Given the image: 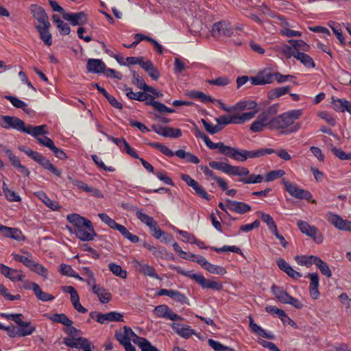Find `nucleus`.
I'll list each match as a JSON object with an SVG mask.
<instances>
[{
    "mask_svg": "<svg viewBox=\"0 0 351 351\" xmlns=\"http://www.w3.org/2000/svg\"><path fill=\"white\" fill-rule=\"evenodd\" d=\"M123 90L125 91V95L128 97V98L131 100L144 101L148 97H151V95L147 93V92H145L144 90H143V92L134 93L132 91V88L128 87L126 86H124Z\"/></svg>",
    "mask_w": 351,
    "mask_h": 351,
    "instance_id": "f704fd0d",
    "label": "nucleus"
},
{
    "mask_svg": "<svg viewBox=\"0 0 351 351\" xmlns=\"http://www.w3.org/2000/svg\"><path fill=\"white\" fill-rule=\"evenodd\" d=\"M99 218L101 219L102 222L108 225L110 228L118 230L120 232L123 226L117 223L113 219L110 217L106 213H99L98 214Z\"/></svg>",
    "mask_w": 351,
    "mask_h": 351,
    "instance_id": "a18cd8bd",
    "label": "nucleus"
},
{
    "mask_svg": "<svg viewBox=\"0 0 351 351\" xmlns=\"http://www.w3.org/2000/svg\"><path fill=\"white\" fill-rule=\"evenodd\" d=\"M302 114V110H291L275 117L271 123V130L287 129L289 132H295L300 129V125L295 123Z\"/></svg>",
    "mask_w": 351,
    "mask_h": 351,
    "instance_id": "f03ea898",
    "label": "nucleus"
},
{
    "mask_svg": "<svg viewBox=\"0 0 351 351\" xmlns=\"http://www.w3.org/2000/svg\"><path fill=\"white\" fill-rule=\"evenodd\" d=\"M169 267L175 270L178 274L194 280L202 289H210L216 291H221L223 289V285L221 282L206 279L201 274H195L192 271H185L179 266L170 265Z\"/></svg>",
    "mask_w": 351,
    "mask_h": 351,
    "instance_id": "7ed1b4c3",
    "label": "nucleus"
},
{
    "mask_svg": "<svg viewBox=\"0 0 351 351\" xmlns=\"http://www.w3.org/2000/svg\"><path fill=\"white\" fill-rule=\"evenodd\" d=\"M282 183L291 196L300 199H307V191L299 188L296 184H292L285 178L282 179Z\"/></svg>",
    "mask_w": 351,
    "mask_h": 351,
    "instance_id": "f3484780",
    "label": "nucleus"
},
{
    "mask_svg": "<svg viewBox=\"0 0 351 351\" xmlns=\"http://www.w3.org/2000/svg\"><path fill=\"white\" fill-rule=\"evenodd\" d=\"M291 46H286V52L291 56L296 58L304 65L307 64V55L301 51L304 50L306 43L301 40H289Z\"/></svg>",
    "mask_w": 351,
    "mask_h": 351,
    "instance_id": "0eeeda50",
    "label": "nucleus"
},
{
    "mask_svg": "<svg viewBox=\"0 0 351 351\" xmlns=\"http://www.w3.org/2000/svg\"><path fill=\"white\" fill-rule=\"evenodd\" d=\"M0 125L6 130L14 129L19 132H24L25 124L23 120L16 117L8 115L1 116L0 118Z\"/></svg>",
    "mask_w": 351,
    "mask_h": 351,
    "instance_id": "1a4fd4ad",
    "label": "nucleus"
},
{
    "mask_svg": "<svg viewBox=\"0 0 351 351\" xmlns=\"http://www.w3.org/2000/svg\"><path fill=\"white\" fill-rule=\"evenodd\" d=\"M276 264L280 270L285 272L292 278L298 279L302 276V275L299 272L294 270L284 258H278L276 260Z\"/></svg>",
    "mask_w": 351,
    "mask_h": 351,
    "instance_id": "c756f323",
    "label": "nucleus"
},
{
    "mask_svg": "<svg viewBox=\"0 0 351 351\" xmlns=\"http://www.w3.org/2000/svg\"><path fill=\"white\" fill-rule=\"evenodd\" d=\"M218 153L230 158L239 162H244L246 160V156L244 154L245 149H240L233 147L225 145L223 142H219Z\"/></svg>",
    "mask_w": 351,
    "mask_h": 351,
    "instance_id": "6e6552de",
    "label": "nucleus"
},
{
    "mask_svg": "<svg viewBox=\"0 0 351 351\" xmlns=\"http://www.w3.org/2000/svg\"><path fill=\"white\" fill-rule=\"evenodd\" d=\"M92 291L98 297L101 303L106 304L110 301L111 294L102 287L94 284L92 286Z\"/></svg>",
    "mask_w": 351,
    "mask_h": 351,
    "instance_id": "473e14b6",
    "label": "nucleus"
},
{
    "mask_svg": "<svg viewBox=\"0 0 351 351\" xmlns=\"http://www.w3.org/2000/svg\"><path fill=\"white\" fill-rule=\"evenodd\" d=\"M308 265H315L319 269L322 274L329 278L332 276V271L328 265L316 256H308Z\"/></svg>",
    "mask_w": 351,
    "mask_h": 351,
    "instance_id": "b1692460",
    "label": "nucleus"
},
{
    "mask_svg": "<svg viewBox=\"0 0 351 351\" xmlns=\"http://www.w3.org/2000/svg\"><path fill=\"white\" fill-rule=\"evenodd\" d=\"M290 89V86L278 87L269 91L267 93V97L269 100H274L288 93Z\"/></svg>",
    "mask_w": 351,
    "mask_h": 351,
    "instance_id": "c03bdc74",
    "label": "nucleus"
},
{
    "mask_svg": "<svg viewBox=\"0 0 351 351\" xmlns=\"http://www.w3.org/2000/svg\"><path fill=\"white\" fill-rule=\"evenodd\" d=\"M133 263L136 269L144 276L157 280H161L160 276L156 273L155 269L152 266L137 260H134Z\"/></svg>",
    "mask_w": 351,
    "mask_h": 351,
    "instance_id": "412c9836",
    "label": "nucleus"
},
{
    "mask_svg": "<svg viewBox=\"0 0 351 351\" xmlns=\"http://www.w3.org/2000/svg\"><path fill=\"white\" fill-rule=\"evenodd\" d=\"M205 269L210 274H218L221 276L226 274V270L224 267L219 265H213L210 263H208Z\"/></svg>",
    "mask_w": 351,
    "mask_h": 351,
    "instance_id": "774afa93",
    "label": "nucleus"
},
{
    "mask_svg": "<svg viewBox=\"0 0 351 351\" xmlns=\"http://www.w3.org/2000/svg\"><path fill=\"white\" fill-rule=\"evenodd\" d=\"M23 253L25 255H20L13 252L11 256L15 261L22 263L30 271L35 272L44 278H48L49 271L47 269L36 261L30 252H23Z\"/></svg>",
    "mask_w": 351,
    "mask_h": 351,
    "instance_id": "20e7f679",
    "label": "nucleus"
},
{
    "mask_svg": "<svg viewBox=\"0 0 351 351\" xmlns=\"http://www.w3.org/2000/svg\"><path fill=\"white\" fill-rule=\"evenodd\" d=\"M67 221L73 226V228L67 226L70 232L82 241H90L95 239L96 232L92 222L77 213L66 215Z\"/></svg>",
    "mask_w": 351,
    "mask_h": 351,
    "instance_id": "f257e3e1",
    "label": "nucleus"
},
{
    "mask_svg": "<svg viewBox=\"0 0 351 351\" xmlns=\"http://www.w3.org/2000/svg\"><path fill=\"white\" fill-rule=\"evenodd\" d=\"M170 326L178 335L184 339H187L193 335L197 336L195 330L191 328L189 326L178 322H173L170 324Z\"/></svg>",
    "mask_w": 351,
    "mask_h": 351,
    "instance_id": "4be33fe9",
    "label": "nucleus"
},
{
    "mask_svg": "<svg viewBox=\"0 0 351 351\" xmlns=\"http://www.w3.org/2000/svg\"><path fill=\"white\" fill-rule=\"evenodd\" d=\"M26 134L31 135L34 137L39 144L43 146V143L45 142V139H51L50 138L45 136L49 132L47 130L46 125H41L38 126H32L30 125H25V131Z\"/></svg>",
    "mask_w": 351,
    "mask_h": 351,
    "instance_id": "9d476101",
    "label": "nucleus"
},
{
    "mask_svg": "<svg viewBox=\"0 0 351 351\" xmlns=\"http://www.w3.org/2000/svg\"><path fill=\"white\" fill-rule=\"evenodd\" d=\"M189 261L195 262L200 265L204 269L208 265L209 262L202 256L201 255H196L194 254H192L191 252H189V257L188 259Z\"/></svg>",
    "mask_w": 351,
    "mask_h": 351,
    "instance_id": "0e129e2a",
    "label": "nucleus"
},
{
    "mask_svg": "<svg viewBox=\"0 0 351 351\" xmlns=\"http://www.w3.org/2000/svg\"><path fill=\"white\" fill-rule=\"evenodd\" d=\"M308 237H311L317 244L323 242L324 237L322 232L315 227L308 225Z\"/></svg>",
    "mask_w": 351,
    "mask_h": 351,
    "instance_id": "3c124183",
    "label": "nucleus"
},
{
    "mask_svg": "<svg viewBox=\"0 0 351 351\" xmlns=\"http://www.w3.org/2000/svg\"><path fill=\"white\" fill-rule=\"evenodd\" d=\"M328 26L332 30V32L335 34V35L336 36L337 38L339 40L340 44L341 45H346L345 38L342 34L340 24L335 21H330L328 22Z\"/></svg>",
    "mask_w": 351,
    "mask_h": 351,
    "instance_id": "8fccbe9b",
    "label": "nucleus"
},
{
    "mask_svg": "<svg viewBox=\"0 0 351 351\" xmlns=\"http://www.w3.org/2000/svg\"><path fill=\"white\" fill-rule=\"evenodd\" d=\"M274 79V74L269 70H264L256 76L251 77L250 81L252 85H265L271 84Z\"/></svg>",
    "mask_w": 351,
    "mask_h": 351,
    "instance_id": "5701e85b",
    "label": "nucleus"
},
{
    "mask_svg": "<svg viewBox=\"0 0 351 351\" xmlns=\"http://www.w3.org/2000/svg\"><path fill=\"white\" fill-rule=\"evenodd\" d=\"M4 153L14 168L24 176H29L30 171L25 166L21 164L20 158L13 153L12 150L7 149L4 151Z\"/></svg>",
    "mask_w": 351,
    "mask_h": 351,
    "instance_id": "ddd939ff",
    "label": "nucleus"
},
{
    "mask_svg": "<svg viewBox=\"0 0 351 351\" xmlns=\"http://www.w3.org/2000/svg\"><path fill=\"white\" fill-rule=\"evenodd\" d=\"M34 195L37 197L43 203H44L48 208L53 211L59 210L61 206L58 202L51 199L49 196L43 191H36Z\"/></svg>",
    "mask_w": 351,
    "mask_h": 351,
    "instance_id": "7c9ffc66",
    "label": "nucleus"
},
{
    "mask_svg": "<svg viewBox=\"0 0 351 351\" xmlns=\"http://www.w3.org/2000/svg\"><path fill=\"white\" fill-rule=\"evenodd\" d=\"M19 332H20L19 337H26L31 335L36 331V327L32 325L30 322H24L23 324L18 327Z\"/></svg>",
    "mask_w": 351,
    "mask_h": 351,
    "instance_id": "09e8293b",
    "label": "nucleus"
},
{
    "mask_svg": "<svg viewBox=\"0 0 351 351\" xmlns=\"http://www.w3.org/2000/svg\"><path fill=\"white\" fill-rule=\"evenodd\" d=\"M332 104L333 109L337 112H344L347 111L351 114V102L347 99H334L332 98Z\"/></svg>",
    "mask_w": 351,
    "mask_h": 351,
    "instance_id": "2f4dec72",
    "label": "nucleus"
},
{
    "mask_svg": "<svg viewBox=\"0 0 351 351\" xmlns=\"http://www.w3.org/2000/svg\"><path fill=\"white\" fill-rule=\"evenodd\" d=\"M264 178L262 175L250 174L245 178H240L238 181L243 184H256L263 181Z\"/></svg>",
    "mask_w": 351,
    "mask_h": 351,
    "instance_id": "5fc2aeb1",
    "label": "nucleus"
},
{
    "mask_svg": "<svg viewBox=\"0 0 351 351\" xmlns=\"http://www.w3.org/2000/svg\"><path fill=\"white\" fill-rule=\"evenodd\" d=\"M4 97L5 99L9 101L15 108L22 109L27 114L30 113L31 110L27 108V104L25 101L19 99L18 97L12 95H5Z\"/></svg>",
    "mask_w": 351,
    "mask_h": 351,
    "instance_id": "79ce46f5",
    "label": "nucleus"
},
{
    "mask_svg": "<svg viewBox=\"0 0 351 351\" xmlns=\"http://www.w3.org/2000/svg\"><path fill=\"white\" fill-rule=\"evenodd\" d=\"M201 169L202 170L204 175L206 176V178H210L212 180H215L219 186L222 190H226L228 189V184L227 182L221 178L217 176L215 173L210 170L207 166H202L201 167Z\"/></svg>",
    "mask_w": 351,
    "mask_h": 351,
    "instance_id": "c9c22d12",
    "label": "nucleus"
},
{
    "mask_svg": "<svg viewBox=\"0 0 351 351\" xmlns=\"http://www.w3.org/2000/svg\"><path fill=\"white\" fill-rule=\"evenodd\" d=\"M106 68V64L100 59L90 58L87 61L86 69L92 73H101Z\"/></svg>",
    "mask_w": 351,
    "mask_h": 351,
    "instance_id": "c85d7f7f",
    "label": "nucleus"
},
{
    "mask_svg": "<svg viewBox=\"0 0 351 351\" xmlns=\"http://www.w3.org/2000/svg\"><path fill=\"white\" fill-rule=\"evenodd\" d=\"M226 202H228V210L237 214L243 215L250 212L252 209L250 205L243 202L227 199Z\"/></svg>",
    "mask_w": 351,
    "mask_h": 351,
    "instance_id": "393cba45",
    "label": "nucleus"
},
{
    "mask_svg": "<svg viewBox=\"0 0 351 351\" xmlns=\"http://www.w3.org/2000/svg\"><path fill=\"white\" fill-rule=\"evenodd\" d=\"M233 30L229 23L226 21H219L214 23L212 28V34L213 36H230Z\"/></svg>",
    "mask_w": 351,
    "mask_h": 351,
    "instance_id": "6ab92c4d",
    "label": "nucleus"
},
{
    "mask_svg": "<svg viewBox=\"0 0 351 351\" xmlns=\"http://www.w3.org/2000/svg\"><path fill=\"white\" fill-rule=\"evenodd\" d=\"M257 110L243 112L241 114H234L232 115H222L215 119L217 125L223 128L229 124H243L249 121L255 117Z\"/></svg>",
    "mask_w": 351,
    "mask_h": 351,
    "instance_id": "39448f33",
    "label": "nucleus"
},
{
    "mask_svg": "<svg viewBox=\"0 0 351 351\" xmlns=\"http://www.w3.org/2000/svg\"><path fill=\"white\" fill-rule=\"evenodd\" d=\"M43 146L51 149L53 152L55 156L60 160H64L67 158L64 150L57 147L51 139H45V142L43 143Z\"/></svg>",
    "mask_w": 351,
    "mask_h": 351,
    "instance_id": "58836bf2",
    "label": "nucleus"
},
{
    "mask_svg": "<svg viewBox=\"0 0 351 351\" xmlns=\"http://www.w3.org/2000/svg\"><path fill=\"white\" fill-rule=\"evenodd\" d=\"M237 112H241L244 110H257V103L255 101L247 99V100H241L236 103Z\"/></svg>",
    "mask_w": 351,
    "mask_h": 351,
    "instance_id": "4c0bfd02",
    "label": "nucleus"
},
{
    "mask_svg": "<svg viewBox=\"0 0 351 351\" xmlns=\"http://www.w3.org/2000/svg\"><path fill=\"white\" fill-rule=\"evenodd\" d=\"M191 96L194 99L200 100L203 103L213 102L214 101V99L211 96L198 90L192 91Z\"/></svg>",
    "mask_w": 351,
    "mask_h": 351,
    "instance_id": "e2e57ef3",
    "label": "nucleus"
},
{
    "mask_svg": "<svg viewBox=\"0 0 351 351\" xmlns=\"http://www.w3.org/2000/svg\"><path fill=\"white\" fill-rule=\"evenodd\" d=\"M276 150L271 148H262L257 150L245 149L244 154L246 156V160L248 158H256L263 156L266 154H274Z\"/></svg>",
    "mask_w": 351,
    "mask_h": 351,
    "instance_id": "e433bc0d",
    "label": "nucleus"
},
{
    "mask_svg": "<svg viewBox=\"0 0 351 351\" xmlns=\"http://www.w3.org/2000/svg\"><path fill=\"white\" fill-rule=\"evenodd\" d=\"M328 219L331 224L339 230L351 231V221L343 219L339 215L330 213Z\"/></svg>",
    "mask_w": 351,
    "mask_h": 351,
    "instance_id": "a878e982",
    "label": "nucleus"
},
{
    "mask_svg": "<svg viewBox=\"0 0 351 351\" xmlns=\"http://www.w3.org/2000/svg\"><path fill=\"white\" fill-rule=\"evenodd\" d=\"M170 298H171L173 301L178 302L181 304H188L189 305V300L186 297V295L179 291L173 290L171 294L170 295Z\"/></svg>",
    "mask_w": 351,
    "mask_h": 351,
    "instance_id": "864d4df0",
    "label": "nucleus"
},
{
    "mask_svg": "<svg viewBox=\"0 0 351 351\" xmlns=\"http://www.w3.org/2000/svg\"><path fill=\"white\" fill-rule=\"evenodd\" d=\"M67 178L74 186H76L77 188L89 193L91 196L97 198H102L104 197L102 193L99 189L88 186L83 181L74 179L71 176H68Z\"/></svg>",
    "mask_w": 351,
    "mask_h": 351,
    "instance_id": "dca6fc26",
    "label": "nucleus"
},
{
    "mask_svg": "<svg viewBox=\"0 0 351 351\" xmlns=\"http://www.w3.org/2000/svg\"><path fill=\"white\" fill-rule=\"evenodd\" d=\"M50 26V24L45 25H36V29L39 32L40 39L47 46H51L52 45V37L49 32Z\"/></svg>",
    "mask_w": 351,
    "mask_h": 351,
    "instance_id": "72a5a7b5",
    "label": "nucleus"
},
{
    "mask_svg": "<svg viewBox=\"0 0 351 351\" xmlns=\"http://www.w3.org/2000/svg\"><path fill=\"white\" fill-rule=\"evenodd\" d=\"M75 340V341L71 338H64L62 343L72 348H82L83 351H91V348H94L92 343L86 338L80 337Z\"/></svg>",
    "mask_w": 351,
    "mask_h": 351,
    "instance_id": "4468645a",
    "label": "nucleus"
},
{
    "mask_svg": "<svg viewBox=\"0 0 351 351\" xmlns=\"http://www.w3.org/2000/svg\"><path fill=\"white\" fill-rule=\"evenodd\" d=\"M0 273L12 282L23 281L25 278L21 270L11 268L2 263H0Z\"/></svg>",
    "mask_w": 351,
    "mask_h": 351,
    "instance_id": "2eb2a0df",
    "label": "nucleus"
},
{
    "mask_svg": "<svg viewBox=\"0 0 351 351\" xmlns=\"http://www.w3.org/2000/svg\"><path fill=\"white\" fill-rule=\"evenodd\" d=\"M131 73L132 75V84H134V86L138 87L139 89L144 90V88H145L144 86L147 85V84L145 83L143 78L141 76H140L139 74L136 71H135L134 70H131Z\"/></svg>",
    "mask_w": 351,
    "mask_h": 351,
    "instance_id": "680f3d73",
    "label": "nucleus"
},
{
    "mask_svg": "<svg viewBox=\"0 0 351 351\" xmlns=\"http://www.w3.org/2000/svg\"><path fill=\"white\" fill-rule=\"evenodd\" d=\"M308 278H310V286L308 288L310 295L313 299L317 300L320 295L319 291V275L317 272L308 274Z\"/></svg>",
    "mask_w": 351,
    "mask_h": 351,
    "instance_id": "cd10ccee",
    "label": "nucleus"
},
{
    "mask_svg": "<svg viewBox=\"0 0 351 351\" xmlns=\"http://www.w3.org/2000/svg\"><path fill=\"white\" fill-rule=\"evenodd\" d=\"M194 135L196 138H201L204 141L206 145L210 149H217L219 145V143L213 142L209 137L202 131H201L199 128H195L194 130Z\"/></svg>",
    "mask_w": 351,
    "mask_h": 351,
    "instance_id": "ea45409f",
    "label": "nucleus"
},
{
    "mask_svg": "<svg viewBox=\"0 0 351 351\" xmlns=\"http://www.w3.org/2000/svg\"><path fill=\"white\" fill-rule=\"evenodd\" d=\"M32 155V159L38 163L42 167L51 172L58 177H60L62 172L57 169L49 159L45 158L41 153L36 152L31 153Z\"/></svg>",
    "mask_w": 351,
    "mask_h": 351,
    "instance_id": "f8f14e48",
    "label": "nucleus"
},
{
    "mask_svg": "<svg viewBox=\"0 0 351 351\" xmlns=\"http://www.w3.org/2000/svg\"><path fill=\"white\" fill-rule=\"evenodd\" d=\"M29 10L34 19H35L41 25L50 24L49 17L45 9L37 5L32 4L29 7Z\"/></svg>",
    "mask_w": 351,
    "mask_h": 351,
    "instance_id": "a211bd4d",
    "label": "nucleus"
},
{
    "mask_svg": "<svg viewBox=\"0 0 351 351\" xmlns=\"http://www.w3.org/2000/svg\"><path fill=\"white\" fill-rule=\"evenodd\" d=\"M136 216L142 223L148 226L149 230L157 223L153 217L143 213L141 210H137L136 212Z\"/></svg>",
    "mask_w": 351,
    "mask_h": 351,
    "instance_id": "49530a36",
    "label": "nucleus"
},
{
    "mask_svg": "<svg viewBox=\"0 0 351 351\" xmlns=\"http://www.w3.org/2000/svg\"><path fill=\"white\" fill-rule=\"evenodd\" d=\"M134 343L141 348V351H160L146 338H138L136 341H134Z\"/></svg>",
    "mask_w": 351,
    "mask_h": 351,
    "instance_id": "de8ad7c7",
    "label": "nucleus"
},
{
    "mask_svg": "<svg viewBox=\"0 0 351 351\" xmlns=\"http://www.w3.org/2000/svg\"><path fill=\"white\" fill-rule=\"evenodd\" d=\"M95 245L97 247H101L107 250H110L112 247V243L107 240V237L105 235H99L96 233L95 237Z\"/></svg>",
    "mask_w": 351,
    "mask_h": 351,
    "instance_id": "603ef678",
    "label": "nucleus"
},
{
    "mask_svg": "<svg viewBox=\"0 0 351 351\" xmlns=\"http://www.w3.org/2000/svg\"><path fill=\"white\" fill-rule=\"evenodd\" d=\"M207 82L210 85L224 86L230 83V79L226 76H221L215 79L208 80Z\"/></svg>",
    "mask_w": 351,
    "mask_h": 351,
    "instance_id": "338daca9",
    "label": "nucleus"
},
{
    "mask_svg": "<svg viewBox=\"0 0 351 351\" xmlns=\"http://www.w3.org/2000/svg\"><path fill=\"white\" fill-rule=\"evenodd\" d=\"M149 145L151 147L158 149L159 152H160L162 154H163L167 157H173L174 156V152L171 150L168 147L163 144L157 142H154L151 143Z\"/></svg>",
    "mask_w": 351,
    "mask_h": 351,
    "instance_id": "4d7b16f0",
    "label": "nucleus"
},
{
    "mask_svg": "<svg viewBox=\"0 0 351 351\" xmlns=\"http://www.w3.org/2000/svg\"><path fill=\"white\" fill-rule=\"evenodd\" d=\"M271 290L273 293L278 298V300L284 304H287V302H289V300L291 299V295H290L282 287L273 285L271 287Z\"/></svg>",
    "mask_w": 351,
    "mask_h": 351,
    "instance_id": "a19ab883",
    "label": "nucleus"
},
{
    "mask_svg": "<svg viewBox=\"0 0 351 351\" xmlns=\"http://www.w3.org/2000/svg\"><path fill=\"white\" fill-rule=\"evenodd\" d=\"M34 294L36 298L42 302H48L53 300L55 298L51 294L44 292L41 290L40 286H34Z\"/></svg>",
    "mask_w": 351,
    "mask_h": 351,
    "instance_id": "bf43d9fd",
    "label": "nucleus"
},
{
    "mask_svg": "<svg viewBox=\"0 0 351 351\" xmlns=\"http://www.w3.org/2000/svg\"><path fill=\"white\" fill-rule=\"evenodd\" d=\"M47 318L53 322L60 323L66 326H70L73 324V321L64 313H54L48 315Z\"/></svg>",
    "mask_w": 351,
    "mask_h": 351,
    "instance_id": "37998d69",
    "label": "nucleus"
},
{
    "mask_svg": "<svg viewBox=\"0 0 351 351\" xmlns=\"http://www.w3.org/2000/svg\"><path fill=\"white\" fill-rule=\"evenodd\" d=\"M201 121L207 132L210 134H215L220 132L223 129V126L213 125L210 122L207 121L204 119H202Z\"/></svg>",
    "mask_w": 351,
    "mask_h": 351,
    "instance_id": "052dcab7",
    "label": "nucleus"
},
{
    "mask_svg": "<svg viewBox=\"0 0 351 351\" xmlns=\"http://www.w3.org/2000/svg\"><path fill=\"white\" fill-rule=\"evenodd\" d=\"M63 19L70 22L73 26L83 25L88 21L87 16L84 12H66L63 14Z\"/></svg>",
    "mask_w": 351,
    "mask_h": 351,
    "instance_id": "aec40b11",
    "label": "nucleus"
},
{
    "mask_svg": "<svg viewBox=\"0 0 351 351\" xmlns=\"http://www.w3.org/2000/svg\"><path fill=\"white\" fill-rule=\"evenodd\" d=\"M91 158L94 162L95 163V165L100 169H102L108 172H114L115 171V169L113 167L106 166L102 161V160L97 155L93 154L91 156Z\"/></svg>",
    "mask_w": 351,
    "mask_h": 351,
    "instance_id": "69168bd1",
    "label": "nucleus"
},
{
    "mask_svg": "<svg viewBox=\"0 0 351 351\" xmlns=\"http://www.w3.org/2000/svg\"><path fill=\"white\" fill-rule=\"evenodd\" d=\"M208 344L215 351H234V348L223 345L213 339L208 340Z\"/></svg>",
    "mask_w": 351,
    "mask_h": 351,
    "instance_id": "13d9d810",
    "label": "nucleus"
},
{
    "mask_svg": "<svg viewBox=\"0 0 351 351\" xmlns=\"http://www.w3.org/2000/svg\"><path fill=\"white\" fill-rule=\"evenodd\" d=\"M108 269L113 274L123 279L126 278L127 277V271L123 270L119 265L111 263L108 265Z\"/></svg>",
    "mask_w": 351,
    "mask_h": 351,
    "instance_id": "6e6d98bb",
    "label": "nucleus"
},
{
    "mask_svg": "<svg viewBox=\"0 0 351 351\" xmlns=\"http://www.w3.org/2000/svg\"><path fill=\"white\" fill-rule=\"evenodd\" d=\"M209 166L229 176H238L240 178H245L250 173L248 169L246 167L232 166L223 162L212 161L209 162Z\"/></svg>",
    "mask_w": 351,
    "mask_h": 351,
    "instance_id": "423d86ee",
    "label": "nucleus"
},
{
    "mask_svg": "<svg viewBox=\"0 0 351 351\" xmlns=\"http://www.w3.org/2000/svg\"><path fill=\"white\" fill-rule=\"evenodd\" d=\"M156 317L171 321H182L184 317L174 313L167 305L160 304L156 306L154 311Z\"/></svg>",
    "mask_w": 351,
    "mask_h": 351,
    "instance_id": "9b49d317",
    "label": "nucleus"
},
{
    "mask_svg": "<svg viewBox=\"0 0 351 351\" xmlns=\"http://www.w3.org/2000/svg\"><path fill=\"white\" fill-rule=\"evenodd\" d=\"M272 120H269L265 114H260L256 120L250 125V130L253 132H260L264 130L266 126L271 129V123Z\"/></svg>",
    "mask_w": 351,
    "mask_h": 351,
    "instance_id": "bb28decb",
    "label": "nucleus"
}]
</instances>
